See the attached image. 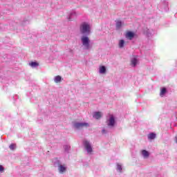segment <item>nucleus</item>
<instances>
[{
    "label": "nucleus",
    "mask_w": 177,
    "mask_h": 177,
    "mask_svg": "<svg viewBox=\"0 0 177 177\" xmlns=\"http://www.w3.org/2000/svg\"><path fill=\"white\" fill-rule=\"evenodd\" d=\"M54 81L56 84H59V82H62V77L60 75H57L55 77Z\"/></svg>",
    "instance_id": "9b49d317"
},
{
    "label": "nucleus",
    "mask_w": 177,
    "mask_h": 177,
    "mask_svg": "<svg viewBox=\"0 0 177 177\" xmlns=\"http://www.w3.org/2000/svg\"><path fill=\"white\" fill-rule=\"evenodd\" d=\"M148 139H149L150 140H153V139H156V133H151L148 135Z\"/></svg>",
    "instance_id": "ddd939ff"
},
{
    "label": "nucleus",
    "mask_w": 177,
    "mask_h": 177,
    "mask_svg": "<svg viewBox=\"0 0 177 177\" xmlns=\"http://www.w3.org/2000/svg\"><path fill=\"white\" fill-rule=\"evenodd\" d=\"M84 147L88 153L91 154L93 150L92 149V146L87 140L84 141Z\"/></svg>",
    "instance_id": "39448f33"
},
{
    "label": "nucleus",
    "mask_w": 177,
    "mask_h": 177,
    "mask_svg": "<svg viewBox=\"0 0 177 177\" xmlns=\"http://www.w3.org/2000/svg\"><path fill=\"white\" fill-rule=\"evenodd\" d=\"M107 125L108 127H114V125H115V118H114V115H109V119L107 121Z\"/></svg>",
    "instance_id": "20e7f679"
},
{
    "label": "nucleus",
    "mask_w": 177,
    "mask_h": 177,
    "mask_svg": "<svg viewBox=\"0 0 177 177\" xmlns=\"http://www.w3.org/2000/svg\"><path fill=\"white\" fill-rule=\"evenodd\" d=\"M75 128L77 129H81V128H88L89 124L86 122H77L74 124Z\"/></svg>",
    "instance_id": "7ed1b4c3"
},
{
    "label": "nucleus",
    "mask_w": 177,
    "mask_h": 177,
    "mask_svg": "<svg viewBox=\"0 0 177 177\" xmlns=\"http://www.w3.org/2000/svg\"><path fill=\"white\" fill-rule=\"evenodd\" d=\"M165 93H167V88H162L160 91V95L162 97Z\"/></svg>",
    "instance_id": "4468645a"
},
{
    "label": "nucleus",
    "mask_w": 177,
    "mask_h": 177,
    "mask_svg": "<svg viewBox=\"0 0 177 177\" xmlns=\"http://www.w3.org/2000/svg\"><path fill=\"white\" fill-rule=\"evenodd\" d=\"M142 154L144 158H149V156H150V153H149V151H147L145 149H143L142 151Z\"/></svg>",
    "instance_id": "9d476101"
},
{
    "label": "nucleus",
    "mask_w": 177,
    "mask_h": 177,
    "mask_svg": "<svg viewBox=\"0 0 177 177\" xmlns=\"http://www.w3.org/2000/svg\"><path fill=\"white\" fill-rule=\"evenodd\" d=\"M9 148L10 149V150H15V149H16V144H11L9 146Z\"/></svg>",
    "instance_id": "a211bd4d"
},
{
    "label": "nucleus",
    "mask_w": 177,
    "mask_h": 177,
    "mask_svg": "<svg viewBox=\"0 0 177 177\" xmlns=\"http://www.w3.org/2000/svg\"><path fill=\"white\" fill-rule=\"evenodd\" d=\"M3 171H5V168L3 167V166L0 165V172H3Z\"/></svg>",
    "instance_id": "aec40b11"
},
{
    "label": "nucleus",
    "mask_w": 177,
    "mask_h": 177,
    "mask_svg": "<svg viewBox=\"0 0 177 177\" xmlns=\"http://www.w3.org/2000/svg\"><path fill=\"white\" fill-rule=\"evenodd\" d=\"M131 64L133 67H135L136 64H138V59L136 57H133L131 61Z\"/></svg>",
    "instance_id": "1a4fd4ad"
},
{
    "label": "nucleus",
    "mask_w": 177,
    "mask_h": 177,
    "mask_svg": "<svg viewBox=\"0 0 177 177\" xmlns=\"http://www.w3.org/2000/svg\"><path fill=\"white\" fill-rule=\"evenodd\" d=\"M125 44V41L122 39L120 40L119 41V48H124V44Z\"/></svg>",
    "instance_id": "dca6fc26"
},
{
    "label": "nucleus",
    "mask_w": 177,
    "mask_h": 177,
    "mask_svg": "<svg viewBox=\"0 0 177 177\" xmlns=\"http://www.w3.org/2000/svg\"><path fill=\"white\" fill-rule=\"evenodd\" d=\"M117 169L119 172H121L122 171V167L121 166V165H118Z\"/></svg>",
    "instance_id": "6ab92c4d"
},
{
    "label": "nucleus",
    "mask_w": 177,
    "mask_h": 177,
    "mask_svg": "<svg viewBox=\"0 0 177 177\" xmlns=\"http://www.w3.org/2000/svg\"><path fill=\"white\" fill-rule=\"evenodd\" d=\"M30 66H31V67H37L39 66V64H38V62H31Z\"/></svg>",
    "instance_id": "f3484780"
},
{
    "label": "nucleus",
    "mask_w": 177,
    "mask_h": 177,
    "mask_svg": "<svg viewBox=\"0 0 177 177\" xmlns=\"http://www.w3.org/2000/svg\"><path fill=\"white\" fill-rule=\"evenodd\" d=\"M102 133H106V130L103 129L102 130Z\"/></svg>",
    "instance_id": "412c9836"
},
{
    "label": "nucleus",
    "mask_w": 177,
    "mask_h": 177,
    "mask_svg": "<svg viewBox=\"0 0 177 177\" xmlns=\"http://www.w3.org/2000/svg\"><path fill=\"white\" fill-rule=\"evenodd\" d=\"M122 26V22H121V21H117V22H116V28H121Z\"/></svg>",
    "instance_id": "2eb2a0df"
},
{
    "label": "nucleus",
    "mask_w": 177,
    "mask_h": 177,
    "mask_svg": "<svg viewBox=\"0 0 177 177\" xmlns=\"http://www.w3.org/2000/svg\"><path fill=\"white\" fill-rule=\"evenodd\" d=\"M81 41H82V45H83V46H84L85 49H86V50L90 49L91 46L89 44V42H91V41L89 40V37H88L86 36H83L81 38Z\"/></svg>",
    "instance_id": "f03ea898"
},
{
    "label": "nucleus",
    "mask_w": 177,
    "mask_h": 177,
    "mask_svg": "<svg viewBox=\"0 0 177 177\" xmlns=\"http://www.w3.org/2000/svg\"><path fill=\"white\" fill-rule=\"evenodd\" d=\"M80 32L82 34H89L91 32V26L86 23H83L80 26Z\"/></svg>",
    "instance_id": "f257e3e1"
},
{
    "label": "nucleus",
    "mask_w": 177,
    "mask_h": 177,
    "mask_svg": "<svg viewBox=\"0 0 177 177\" xmlns=\"http://www.w3.org/2000/svg\"><path fill=\"white\" fill-rule=\"evenodd\" d=\"M58 169H59V174H64V172H66V168L65 165H59Z\"/></svg>",
    "instance_id": "0eeeda50"
},
{
    "label": "nucleus",
    "mask_w": 177,
    "mask_h": 177,
    "mask_svg": "<svg viewBox=\"0 0 177 177\" xmlns=\"http://www.w3.org/2000/svg\"><path fill=\"white\" fill-rule=\"evenodd\" d=\"M125 37L126 38H127V39H130L131 41L133 39V37H135V33L133 32L128 31L126 32Z\"/></svg>",
    "instance_id": "423d86ee"
},
{
    "label": "nucleus",
    "mask_w": 177,
    "mask_h": 177,
    "mask_svg": "<svg viewBox=\"0 0 177 177\" xmlns=\"http://www.w3.org/2000/svg\"><path fill=\"white\" fill-rule=\"evenodd\" d=\"M93 118H95V120H100V118H102V112H95Z\"/></svg>",
    "instance_id": "6e6552de"
},
{
    "label": "nucleus",
    "mask_w": 177,
    "mask_h": 177,
    "mask_svg": "<svg viewBox=\"0 0 177 177\" xmlns=\"http://www.w3.org/2000/svg\"><path fill=\"white\" fill-rule=\"evenodd\" d=\"M100 74L106 73V66H102L100 67Z\"/></svg>",
    "instance_id": "f8f14e48"
}]
</instances>
